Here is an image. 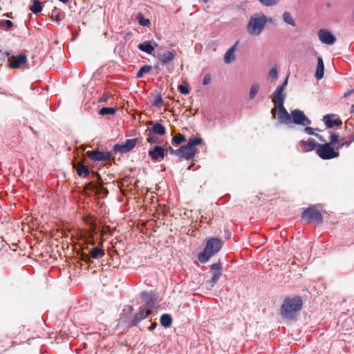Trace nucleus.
Here are the masks:
<instances>
[{
  "label": "nucleus",
  "mask_w": 354,
  "mask_h": 354,
  "mask_svg": "<svg viewBox=\"0 0 354 354\" xmlns=\"http://www.w3.org/2000/svg\"><path fill=\"white\" fill-rule=\"evenodd\" d=\"M354 142V132L348 138H340L339 134L330 133L329 142L318 144L316 149L317 155L322 160H330L339 157V150L344 147H348Z\"/></svg>",
  "instance_id": "f257e3e1"
},
{
  "label": "nucleus",
  "mask_w": 354,
  "mask_h": 354,
  "mask_svg": "<svg viewBox=\"0 0 354 354\" xmlns=\"http://www.w3.org/2000/svg\"><path fill=\"white\" fill-rule=\"evenodd\" d=\"M302 306L301 297H286L281 306V316L286 319H295L301 310Z\"/></svg>",
  "instance_id": "f03ea898"
},
{
  "label": "nucleus",
  "mask_w": 354,
  "mask_h": 354,
  "mask_svg": "<svg viewBox=\"0 0 354 354\" xmlns=\"http://www.w3.org/2000/svg\"><path fill=\"white\" fill-rule=\"evenodd\" d=\"M267 23V17L262 12L254 13L250 16L247 24V32L252 36H259Z\"/></svg>",
  "instance_id": "7ed1b4c3"
},
{
  "label": "nucleus",
  "mask_w": 354,
  "mask_h": 354,
  "mask_svg": "<svg viewBox=\"0 0 354 354\" xmlns=\"http://www.w3.org/2000/svg\"><path fill=\"white\" fill-rule=\"evenodd\" d=\"M223 241L218 238L207 240L203 251L198 254V259L201 263L207 262L214 254L218 252L223 246Z\"/></svg>",
  "instance_id": "20e7f679"
},
{
  "label": "nucleus",
  "mask_w": 354,
  "mask_h": 354,
  "mask_svg": "<svg viewBox=\"0 0 354 354\" xmlns=\"http://www.w3.org/2000/svg\"><path fill=\"white\" fill-rule=\"evenodd\" d=\"M202 141L201 138H190L186 145L178 149V156L186 160L192 159L196 153L195 146L200 145Z\"/></svg>",
  "instance_id": "39448f33"
},
{
  "label": "nucleus",
  "mask_w": 354,
  "mask_h": 354,
  "mask_svg": "<svg viewBox=\"0 0 354 354\" xmlns=\"http://www.w3.org/2000/svg\"><path fill=\"white\" fill-rule=\"evenodd\" d=\"M3 55L8 57V67L12 69H19L28 63L27 56L25 53L18 55H10L9 52H5Z\"/></svg>",
  "instance_id": "423d86ee"
},
{
  "label": "nucleus",
  "mask_w": 354,
  "mask_h": 354,
  "mask_svg": "<svg viewBox=\"0 0 354 354\" xmlns=\"http://www.w3.org/2000/svg\"><path fill=\"white\" fill-rule=\"evenodd\" d=\"M301 217L304 220L310 223L320 224L323 222V216L321 212L313 207H310L305 209Z\"/></svg>",
  "instance_id": "0eeeda50"
},
{
  "label": "nucleus",
  "mask_w": 354,
  "mask_h": 354,
  "mask_svg": "<svg viewBox=\"0 0 354 354\" xmlns=\"http://www.w3.org/2000/svg\"><path fill=\"white\" fill-rule=\"evenodd\" d=\"M272 113L279 122L286 124L291 123L290 114L288 113L283 104L277 105V107L272 110Z\"/></svg>",
  "instance_id": "6e6552de"
},
{
  "label": "nucleus",
  "mask_w": 354,
  "mask_h": 354,
  "mask_svg": "<svg viewBox=\"0 0 354 354\" xmlns=\"http://www.w3.org/2000/svg\"><path fill=\"white\" fill-rule=\"evenodd\" d=\"M291 122L295 124H301L303 126H308L311 124L310 120L306 116L304 112L299 109H295L290 113Z\"/></svg>",
  "instance_id": "1a4fd4ad"
},
{
  "label": "nucleus",
  "mask_w": 354,
  "mask_h": 354,
  "mask_svg": "<svg viewBox=\"0 0 354 354\" xmlns=\"http://www.w3.org/2000/svg\"><path fill=\"white\" fill-rule=\"evenodd\" d=\"M138 140V138L128 139L123 144H116L113 146V151L122 153H127L136 147Z\"/></svg>",
  "instance_id": "9d476101"
},
{
  "label": "nucleus",
  "mask_w": 354,
  "mask_h": 354,
  "mask_svg": "<svg viewBox=\"0 0 354 354\" xmlns=\"http://www.w3.org/2000/svg\"><path fill=\"white\" fill-rule=\"evenodd\" d=\"M87 157L94 161H106L111 157L110 151H88Z\"/></svg>",
  "instance_id": "9b49d317"
},
{
  "label": "nucleus",
  "mask_w": 354,
  "mask_h": 354,
  "mask_svg": "<svg viewBox=\"0 0 354 354\" xmlns=\"http://www.w3.org/2000/svg\"><path fill=\"white\" fill-rule=\"evenodd\" d=\"M319 40L326 44L331 45L336 41L335 37L326 29H321L318 32Z\"/></svg>",
  "instance_id": "f8f14e48"
},
{
  "label": "nucleus",
  "mask_w": 354,
  "mask_h": 354,
  "mask_svg": "<svg viewBox=\"0 0 354 354\" xmlns=\"http://www.w3.org/2000/svg\"><path fill=\"white\" fill-rule=\"evenodd\" d=\"M239 44V41H236L225 53L223 59L225 64H231L236 59L235 53L238 49Z\"/></svg>",
  "instance_id": "ddd939ff"
},
{
  "label": "nucleus",
  "mask_w": 354,
  "mask_h": 354,
  "mask_svg": "<svg viewBox=\"0 0 354 354\" xmlns=\"http://www.w3.org/2000/svg\"><path fill=\"white\" fill-rule=\"evenodd\" d=\"M151 313V310L147 306H142L140 308L139 312L135 315L132 320V325L136 326L140 321L147 317Z\"/></svg>",
  "instance_id": "4468645a"
},
{
  "label": "nucleus",
  "mask_w": 354,
  "mask_h": 354,
  "mask_svg": "<svg viewBox=\"0 0 354 354\" xmlns=\"http://www.w3.org/2000/svg\"><path fill=\"white\" fill-rule=\"evenodd\" d=\"M166 154V150L160 146H156L152 150L149 151V156L151 158L153 161H157L159 159H162Z\"/></svg>",
  "instance_id": "2eb2a0df"
},
{
  "label": "nucleus",
  "mask_w": 354,
  "mask_h": 354,
  "mask_svg": "<svg viewBox=\"0 0 354 354\" xmlns=\"http://www.w3.org/2000/svg\"><path fill=\"white\" fill-rule=\"evenodd\" d=\"M281 87H277L272 95V102L276 105L283 104L285 95L283 93Z\"/></svg>",
  "instance_id": "dca6fc26"
},
{
  "label": "nucleus",
  "mask_w": 354,
  "mask_h": 354,
  "mask_svg": "<svg viewBox=\"0 0 354 354\" xmlns=\"http://www.w3.org/2000/svg\"><path fill=\"white\" fill-rule=\"evenodd\" d=\"M299 145L304 152H310L315 148L317 149L318 144H317L313 139L310 138L307 141L301 140L299 142Z\"/></svg>",
  "instance_id": "f3484780"
},
{
  "label": "nucleus",
  "mask_w": 354,
  "mask_h": 354,
  "mask_svg": "<svg viewBox=\"0 0 354 354\" xmlns=\"http://www.w3.org/2000/svg\"><path fill=\"white\" fill-rule=\"evenodd\" d=\"M324 72V64L323 59H322V57H318L317 65V68H316V71H315V78L317 80H319L322 78H323Z\"/></svg>",
  "instance_id": "a211bd4d"
},
{
  "label": "nucleus",
  "mask_w": 354,
  "mask_h": 354,
  "mask_svg": "<svg viewBox=\"0 0 354 354\" xmlns=\"http://www.w3.org/2000/svg\"><path fill=\"white\" fill-rule=\"evenodd\" d=\"M93 176H97V178L100 180V182L97 183L95 194L99 196L102 195L103 197L106 196L109 194V191L106 188L103 187L100 174L95 172H93Z\"/></svg>",
  "instance_id": "6ab92c4d"
},
{
  "label": "nucleus",
  "mask_w": 354,
  "mask_h": 354,
  "mask_svg": "<svg viewBox=\"0 0 354 354\" xmlns=\"http://www.w3.org/2000/svg\"><path fill=\"white\" fill-rule=\"evenodd\" d=\"M333 116V115H331ZM324 120L327 128H332L333 126H341L342 122L340 119L333 120L330 118V115H326L324 117Z\"/></svg>",
  "instance_id": "aec40b11"
},
{
  "label": "nucleus",
  "mask_w": 354,
  "mask_h": 354,
  "mask_svg": "<svg viewBox=\"0 0 354 354\" xmlns=\"http://www.w3.org/2000/svg\"><path fill=\"white\" fill-rule=\"evenodd\" d=\"M88 253L91 258L95 259H100L105 255L104 250L100 247H93Z\"/></svg>",
  "instance_id": "412c9836"
},
{
  "label": "nucleus",
  "mask_w": 354,
  "mask_h": 354,
  "mask_svg": "<svg viewBox=\"0 0 354 354\" xmlns=\"http://www.w3.org/2000/svg\"><path fill=\"white\" fill-rule=\"evenodd\" d=\"M175 55L172 51H168L164 54H160L158 55V59L161 62L162 64H166L170 62H171L174 59Z\"/></svg>",
  "instance_id": "4be33fe9"
},
{
  "label": "nucleus",
  "mask_w": 354,
  "mask_h": 354,
  "mask_svg": "<svg viewBox=\"0 0 354 354\" xmlns=\"http://www.w3.org/2000/svg\"><path fill=\"white\" fill-rule=\"evenodd\" d=\"M75 167L76 168L77 174L78 176L86 177L89 175L90 171L88 167L80 162H77Z\"/></svg>",
  "instance_id": "5701e85b"
},
{
  "label": "nucleus",
  "mask_w": 354,
  "mask_h": 354,
  "mask_svg": "<svg viewBox=\"0 0 354 354\" xmlns=\"http://www.w3.org/2000/svg\"><path fill=\"white\" fill-rule=\"evenodd\" d=\"M138 48L140 50L145 52L149 55L152 54V53L154 50V47L151 45V43L149 41H145L140 44Z\"/></svg>",
  "instance_id": "b1692460"
},
{
  "label": "nucleus",
  "mask_w": 354,
  "mask_h": 354,
  "mask_svg": "<svg viewBox=\"0 0 354 354\" xmlns=\"http://www.w3.org/2000/svg\"><path fill=\"white\" fill-rule=\"evenodd\" d=\"M151 132L153 134L158 135V136H163L165 134L166 131L165 127L160 124V123H156L153 125Z\"/></svg>",
  "instance_id": "393cba45"
},
{
  "label": "nucleus",
  "mask_w": 354,
  "mask_h": 354,
  "mask_svg": "<svg viewBox=\"0 0 354 354\" xmlns=\"http://www.w3.org/2000/svg\"><path fill=\"white\" fill-rule=\"evenodd\" d=\"M160 324L165 328H168L171 325L172 317L169 314H163L160 319Z\"/></svg>",
  "instance_id": "a878e982"
},
{
  "label": "nucleus",
  "mask_w": 354,
  "mask_h": 354,
  "mask_svg": "<svg viewBox=\"0 0 354 354\" xmlns=\"http://www.w3.org/2000/svg\"><path fill=\"white\" fill-rule=\"evenodd\" d=\"M146 135H147V140L148 142L151 144H158L159 143V140L158 137L156 136V134H153L151 132V129H148L146 130Z\"/></svg>",
  "instance_id": "bb28decb"
},
{
  "label": "nucleus",
  "mask_w": 354,
  "mask_h": 354,
  "mask_svg": "<svg viewBox=\"0 0 354 354\" xmlns=\"http://www.w3.org/2000/svg\"><path fill=\"white\" fill-rule=\"evenodd\" d=\"M30 10L35 14L40 12L42 10L41 1L39 0H32V5L30 7Z\"/></svg>",
  "instance_id": "cd10ccee"
},
{
  "label": "nucleus",
  "mask_w": 354,
  "mask_h": 354,
  "mask_svg": "<svg viewBox=\"0 0 354 354\" xmlns=\"http://www.w3.org/2000/svg\"><path fill=\"white\" fill-rule=\"evenodd\" d=\"M283 19L286 24L291 25L292 26H295L296 25L295 19L289 12H283Z\"/></svg>",
  "instance_id": "c85d7f7f"
},
{
  "label": "nucleus",
  "mask_w": 354,
  "mask_h": 354,
  "mask_svg": "<svg viewBox=\"0 0 354 354\" xmlns=\"http://www.w3.org/2000/svg\"><path fill=\"white\" fill-rule=\"evenodd\" d=\"M151 69H152L151 66H150V65H144L137 72L136 77L138 78H141V77H143L145 73H149L151 71Z\"/></svg>",
  "instance_id": "c756f323"
},
{
  "label": "nucleus",
  "mask_w": 354,
  "mask_h": 354,
  "mask_svg": "<svg viewBox=\"0 0 354 354\" xmlns=\"http://www.w3.org/2000/svg\"><path fill=\"white\" fill-rule=\"evenodd\" d=\"M315 130L319 131V129H313L308 126H306V128L304 129L305 132L308 135H313L315 137H317L320 141L325 142V139H324L322 136L314 132Z\"/></svg>",
  "instance_id": "7c9ffc66"
},
{
  "label": "nucleus",
  "mask_w": 354,
  "mask_h": 354,
  "mask_svg": "<svg viewBox=\"0 0 354 354\" xmlns=\"http://www.w3.org/2000/svg\"><path fill=\"white\" fill-rule=\"evenodd\" d=\"M259 90V84L257 83H254L250 88L249 92V97L250 100H252L254 98L256 95L257 94L258 91Z\"/></svg>",
  "instance_id": "2f4dec72"
},
{
  "label": "nucleus",
  "mask_w": 354,
  "mask_h": 354,
  "mask_svg": "<svg viewBox=\"0 0 354 354\" xmlns=\"http://www.w3.org/2000/svg\"><path fill=\"white\" fill-rule=\"evenodd\" d=\"M117 109L113 107H103L100 110V114L102 115H113Z\"/></svg>",
  "instance_id": "473e14b6"
},
{
  "label": "nucleus",
  "mask_w": 354,
  "mask_h": 354,
  "mask_svg": "<svg viewBox=\"0 0 354 354\" xmlns=\"http://www.w3.org/2000/svg\"><path fill=\"white\" fill-rule=\"evenodd\" d=\"M13 26V23L10 20L0 21V28H5L6 30H10Z\"/></svg>",
  "instance_id": "72a5a7b5"
},
{
  "label": "nucleus",
  "mask_w": 354,
  "mask_h": 354,
  "mask_svg": "<svg viewBox=\"0 0 354 354\" xmlns=\"http://www.w3.org/2000/svg\"><path fill=\"white\" fill-rule=\"evenodd\" d=\"M97 184H95L93 182H90L85 185V187L84 188V192L86 193H87V191H91V192H93L95 193L96 189H97Z\"/></svg>",
  "instance_id": "f704fd0d"
},
{
  "label": "nucleus",
  "mask_w": 354,
  "mask_h": 354,
  "mask_svg": "<svg viewBox=\"0 0 354 354\" xmlns=\"http://www.w3.org/2000/svg\"><path fill=\"white\" fill-rule=\"evenodd\" d=\"M173 141L176 144V145H180L182 142H185V138L184 136V135L181 134V133H177L173 138H172Z\"/></svg>",
  "instance_id": "c9c22d12"
},
{
  "label": "nucleus",
  "mask_w": 354,
  "mask_h": 354,
  "mask_svg": "<svg viewBox=\"0 0 354 354\" xmlns=\"http://www.w3.org/2000/svg\"><path fill=\"white\" fill-rule=\"evenodd\" d=\"M221 275V274L218 273V272H215V273H212V277L210 279V281H209V283L211 287H214L215 286V284L217 283Z\"/></svg>",
  "instance_id": "e433bc0d"
},
{
  "label": "nucleus",
  "mask_w": 354,
  "mask_h": 354,
  "mask_svg": "<svg viewBox=\"0 0 354 354\" xmlns=\"http://www.w3.org/2000/svg\"><path fill=\"white\" fill-rule=\"evenodd\" d=\"M262 5L266 6H273L278 3L280 0H258Z\"/></svg>",
  "instance_id": "4c0bfd02"
},
{
  "label": "nucleus",
  "mask_w": 354,
  "mask_h": 354,
  "mask_svg": "<svg viewBox=\"0 0 354 354\" xmlns=\"http://www.w3.org/2000/svg\"><path fill=\"white\" fill-rule=\"evenodd\" d=\"M51 17H52L53 19H54L55 21H56L57 22H59L62 20V19L60 17L59 12L56 8H55L52 10Z\"/></svg>",
  "instance_id": "58836bf2"
},
{
  "label": "nucleus",
  "mask_w": 354,
  "mask_h": 354,
  "mask_svg": "<svg viewBox=\"0 0 354 354\" xmlns=\"http://www.w3.org/2000/svg\"><path fill=\"white\" fill-rule=\"evenodd\" d=\"M163 103V100L160 95H157L153 99L152 105L154 106H160Z\"/></svg>",
  "instance_id": "ea45409f"
},
{
  "label": "nucleus",
  "mask_w": 354,
  "mask_h": 354,
  "mask_svg": "<svg viewBox=\"0 0 354 354\" xmlns=\"http://www.w3.org/2000/svg\"><path fill=\"white\" fill-rule=\"evenodd\" d=\"M178 89L182 94L184 95H187L189 93V85L187 84L186 85H179L178 86Z\"/></svg>",
  "instance_id": "a19ab883"
},
{
  "label": "nucleus",
  "mask_w": 354,
  "mask_h": 354,
  "mask_svg": "<svg viewBox=\"0 0 354 354\" xmlns=\"http://www.w3.org/2000/svg\"><path fill=\"white\" fill-rule=\"evenodd\" d=\"M269 76L273 80H277L278 77V73L277 66L272 68L269 71Z\"/></svg>",
  "instance_id": "79ce46f5"
},
{
  "label": "nucleus",
  "mask_w": 354,
  "mask_h": 354,
  "mask_svg": "<svg viewBox=\"0 0 354 354\" xmlns=\"http://www.w3.org/2000/svg\"><path fill=\"white\" fill-rule=\"evenodd\" d=\"M212 273L218 272L221 274V264L220 263H214L211 266Z\"/></svg>",
  "instance_id": "37998d69"
},
{
  "label": "nucleus",
  "mask_w": 354,
  "mask_h": 354,
  "mask_svg": "<svg viewBox=\"0 0 354 354\" xmlns=\"http://www.w3.org/2000/svg\"><path fill=\"white\" fill-rule=\"evenodd\" d=\"M141 297L147 301V304L152 299L151 294L148 292H142Z\"/></svg>",
  "instance_id": "c03bdc74"
},
{
  "label": "nucleus",
  "mask_w": 354,
  "mask_h": 354,
  "mask_svg": "<svg viewBox=\"0 0 354 354\" xmlns=\"http://www.w3.org/2000/svg\"><path fill=\"white\" fill-rule=\"evenodd\" d=\"M81 260L84 261L86 263H90L91 262V257L90 254H86L85 253H82L81 254Z\"/></svg>",
  "instance_id": "a18cd8bd"
},
{
  "label": "nucleus",
  "mask_w": 354,
  "mask_h": 354,
  "mask_svg": "<svg viewBox=\"0 0 354 354\" xmlns=\"http://www.w3.org/2000/svg\"><path fill=\"white\" fill-rule=\"evenodd\" d=\"M212 81V77L209 74H206L203 80V85H207L209 84Z\"/></svg>",
  "instance_id": "49530a36"
},
{
  "label": "nucleus",
  "mask_w": 354,
  "mask_h": 354,
  "mask_svg": "<svg viewBox=\"0 0 354 354\" xmlns=\"http://www.w3.org/2000/svg\"><path fill=\"white\" fill-rule=\"evenodd\" d=\"M138 21L140 25L144 26H147L150 24V21L149 19H145L144 17H140Z\"/></svg>",
  "instance_id": "de8ad7c7"
},
{
  "label": "nucleus",
  "mask_w": 354,
  "mask_h": 354,
  "mask_svg": "<svg viewBox=\"0 0 354 354\" xmlns=\"http://www.w3.org/2000/svg\"><path fill=\"white\" fill-rule=\"evenodd\" d=\"M111 94L110 93H106V94H104L101 97H100V101L101 102H106L109 97H111Z\"/></svg>",
  "instance_id": "09e8293b"
},
{
  "label": "nucleus",
  "mask_w": 354,
  "mask_h": 354,
  "mask_svg": "<svg viewBox=\"0 0 354 354\" xmlns=\"http://www.w3.org/2000/svg\"><path fill=\"white\" fill-rule=\"evenodd\" d=\"M166 151H169V152L172 154H175L176 156H178V149H174L171 147H169L167 149H165Z\"/></svg>",
  "instance_id": "8fccbe9b"
},
{
  "label": "nucleus",
  "mask_w": 354,
  "mask_h": 354,
  "mask_svg": "<svg viewBox=\"0 0 354 354\" xmlns=\"http://www.w3.org/2000/svg\"><path fill=\"white\" fill-rule=\"evenodd\" d=\"M288 76H287V77H286V80H284L283 83L281 85H280V86H278V87H281V88H282V91H283V90H284L285 86L287 85V84H288Z\"/></svg>",
  "instance_id": "3c124183"
},
{
  "label": "nucleus",
  "mask_w": 354,
  "mask_h": 354,
  "mask_svg": "<svg viewBox=\"0 0 354 354\" xmlns=\"http://www.w3.org/2000/svg\"><path fill=\"white\" fill-rule=\"evenodd\" d=\"M353 91H354L353 89L348 90L347 92H346L344 94V97H346L349 96L350 95H351L353 93Z\"/></svg>",
  "instance_id": "603ef678"
},
{
  "label": "nucleus",
  "mask_w": 354,
  "mask_h": 354,
  "mask_svg": "<svg viewBox=\"0 0 354 354\" xmlns=\"http://www.w3.org/2000/svg\"><path fill=\"white\" fill-rule=\"evenodd\" d=\"M157 326V323L156 322H153V324H151V326L149 327V329L150 330H153Z\"/></svg>",
  "instance_id": "864d4df0"
},
{
  "label": "nucleus",
  "mask_w": 354,
  "mask_h": 354,
  "mask_svg": "<svg viewBox=\"0 0 354 354\" xmlns=\"http://www.w3.org/2000/svg\"><path fill=\"white\" fill-rule=\"evenodd\" d=\"M351 112L352 113H354V104L351 105Z\"/></svg>",
  "instance_id": "5fc2aeb1"
},
{
  "label": "nucleus",
  "mask_w": 354,
  "mask_h": 354,
  "mask_svg": "<svg viewBox=\"0 0 354 354\" xmlns=\"http://www.w3.org/2000/svg\"><path fill=\"white\" fill-rule=\"evenodd\" d=\"M59 1L64 3H66L69 1V0H59Z\"/></svg>",
  "instance_id": "6e6d98bb"
},
{
  "label": "nucleus",
  "mask_w": 354,
  "mask_h": 354,
  "mask_svg": "<svg viewBox=\"0 0 354 354\" xmlns=\"http://www.w3.org/2000/svg\"><path fill=\"white\" fill-rule=\"evenodd\" d=\"M346 321H348V322H351V319H346Z\"/></svg>",
  "instance_id": "4d7b16f0"
}]
</instances>
